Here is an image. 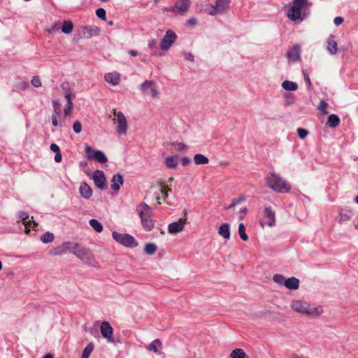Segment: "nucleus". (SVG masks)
Here are the masks:
<instances>
[{"label":"nucleus","instance_id":"412c9836","mask_svg":"<svg viewBox=\"0 0 358 358\" xmlns=\"http://www.w3.org/2000/svg\"><path fill=\"white\" fill-rule=\"evenodd\" d=\"M184 229V223L181 221L172 222L168 226V231L170 234H176L180 232Z\"/></svg>","mask_w":358,"mask_h":358},{"label":"nucleus","instance_id":"b1692460","mask_svg":"<svg viewBox=\"0 0 358 358\" xmlns=\"http://www.w3.org/2000/svg\"><path fill=\"white\" fill-rule=\"evenodd\" d=\"M218 234L224 239H229L231 234L229 224L227 223L221 224L218 229Z\"/></svg>","mask_w":358,"mask_h":358},{"label":"nucleus","instance_id":"79ce46f5","mask_svg":"<svg viewBox=\"0 0 358 358\" xmlns=\"http://www.w3.org/2000/svg\"><path fill=\"white\" fill-rule=\"evenodd\" d=\"M273 280L275 282H276L280 285H285V280H286L284 275H280V274L274 275L273 277Z\"/></svg>","mask_w":358,"mask_h":358},{"label":"nucleus","instance_id":"3c124183","mask_svg":"<svg viewBox=\"0 0 358 358\" xmlns=\"http://www.w3.org/2000/svg\"><path fill=\"white\" fill-rule=\"evenodd\" d=\"M303 76H304V80L308 86V88L311 87V82L309 78L308 74L306 73V71H303Z\"/></svg>","mask_w":358,"mask_h":358},{"label":"nucleus","instance_id":"393cba45","mask_svg":"<svg viewBox=\"0 0 358 358\" xmlns=\"http://www.w3.org/2000/svg\"><path fill=\"white\" fill-rule=\"evenodd\" d=\"M285 286L289 289H297L299 287V280L295 277L289 278L285 280Z\"/></svg>","mask_w":358,"mask_h":358},{"label":"nucleus","instance_id":"a211bd4d","mask_svg":"<svg viewBox=\"0 0 358 358\" xmlns=\"http://www.w3.org/2000/svg\"><path fill=\"white\" fill-rule=\"evenodd\" d=\"M190 6V0H177L175 4L176 13L184 14Z\"/></svg>","mask_w":358,"mask_h":358},{"label":"nucleus","instance_id":"1a4fd4ad","mask_svg":"<svg viewBox=\"0 0 358 358\" xmlns=\"http://www.w3.org/2000/svg\"><path fill=\"white\" fill-rule=\"evenodd\" d=\"M141 90L144 94L150 95L153 99L157 98L159 94L157 84L152 80H145L143 83L141 85Z\"/></svg>","mask_w":358,"mask_h":358},{"label":"nucleus","instance_id":"603ef678","mask_svg":"<svg viewBox=\"0 0 358 358\" xmlns=\"http://www.w3.org/2000/svg\"><path fill=\"white\" fill-rule=\"evenodd\" d=\"M183 57L185 59L190 62H193L194 58V55L190 52H184Z\"/></svg>","mask_w":358,"mask_h":358},{"label":"nucleus","instance_id":"69168bd1","mask_svg":"<svg viewBox=\"0 0 358 358\" xmlns=\"http://www.w3.org/2000/svg\"><path fill=\"white\" fill-rule=\"evenodd\" d=\"M52 107H53V108H57V107H61V104H60L59 101L58 100H53L52 101Z\"/></svg>","mask_w":358,"mask_h":358},{"label":"nucleus","instance_id":"e2e57ef3","mask_svg":"<svg viewBox=\"0 0 358 358\" xmlns=\"http://www.w3.org/2000/svg\"><path fill=\"white\" fill-rule=\"evenodd\" d=\"M245 199V197L244 196H241L236 199L234 200L235 203L237 205L240 203L241 201H243Z\"/></svg>","mask_w":358,"mask_h":358},{"label":"nucleus","instance_id":"c85d7f7f","mask_svg":"<svg viewBox=\"0 0 358 358\" xmlns=\"http://www.w3.org/2000/svg\"><path fill=\"white\" fill-rule=\"evenodd\" d=\"M282 87L287 91H296L298 89V85L296 83L289 80L282 82Z\"/></svg>","mask_w":358,"mask_h":358},{"label":"nucleus","instance_id":"ddd939ff","mask_svg":"<svg viewBox=\"0 0 358 358\" xmlns=\"http://www.w3.org/2000/svg\"><path fill=\"white\" fill-rule=\"evenodd\" d=\"M29 216L27 212L21 211L19 213V219L23 222V224L26 229V234H28L30 231V227L36 230L38 227V224L34 220H29Z\"/></svg>","mask_w":358,"mask_h":358},{"label":"nucleus","instance_id":"09e8293b","mask_svg":"<svg viewBox=\"0 0 358 358\" xmlns=\"http://www.w3.org/2000/svg\"><path fill=\"white\" fill-rule=\"evenodd\" d=\"M73 129L75 133L79 134L82 131V124L79 121H76L73 125Z\"/></svg>","mask_w":358,"mask_h":358},{"label":"nucleus","instance_id":"6e6d98bb","mask_svg":"<svg viewBox=\"0 0 358 358\" xmlns=\"http://www.w3.org/2000/svg\"><path fill=\"white\" fill-rule=\"evenodd\" d=\"M57 117H59V116L56 115L55 114H52V116H51L52 124L55 127H57V126L59 125V122H58V120H57Z\"/></svg>","mask_w":358,"mask_h":358},{"label":"nucleus","instance_id":"4d7b16f0","mask_svg":"<svg viewBox=\"0 0 358 358\" xmlns=\"http://www.w3.org/2000/svg\"><path fill=\"white\" fill-rule=\"evenodd\" d=\"M190 159L187 157H183L181 159V163L183 166H187L190 163Z\"/></svg>","mask_w":358,"mask_h":358},{"label":"nucleus","instance_id":"aec40b11","mask_svg":"<svg viewBox=\"0 0 358 358\" xmlns=\"http://www.w3.org/2000/svg\"><path fill=\"white\" fill-rule=\"evenodd\" d=\"M105 80L113 86L117 85L120 82V75L117 72L108 73L104 76Z\"/></svg>","mask_w":358,"mask_h":358},{"label":"nucleus","instance_id":"20e7f679","mask_svg":"<svg viewBox=\"0 0 358 358\" xmlns=\"http://www.w3.org/2000/svg\"><path fill=\"white\" fill-rule=\"evenodd\" d=\"M73 255L87 264L94 266L96 264L95 258L91 250L79 243H76V250L73 251Z\"/></svg>","mask_w":358,"mask_h":358},{"label":"nucleus","instance_id":"338daca9","mask_svg":"<svg viewBox=\"0 0 358 358\" xmlns=\"http://www.w3.org/2000/svg\"><path fill=\"white\" fill-rule=\"evenodd\" d=\"M156 43H157L155 40H152L149 42L148 45H149L150 48L153 49L155 48Z\"/></svg>","mask_w":358,"mask_h":358},{"label":"nucleus","instance_id":"f257e3e1","mask_svg":"<svg viewBox=\"0 0 358 358\" xmlns=\"http://www.w3.org/2000/svg\"><path fill=\"white\" fill-rule=\"evenodd\" d=\"M290 307L294 312L313 318L320 317L324 312L322 306L303 300H293Z\"/></svg>","mask_w":358,"mask_h":358},{"label":"nucleus","instance_id":"dca6fc26","mask_svg":"<svg viewBox=\"0 0 358 358\" xmlns=\"http://www.w3.org/2000/svg\"><path fill=\"white\" fill-rule=\"evenodd\" d=\"M92 179L94 185L101 189L106 187V178L104 173L102 171L96 170L94 172Z\"/></svg>","mask_w":358,"mask_h":358},{"label":"nucleus","instance_id":"a878e982","mask_svg":"<svg viewBox=\"0 0 358 358\" xmlns=\"http://www.w3.org/2000/svg\"><path fill=\"white\" fill-rule=\"evenodd\" d=\"M340 118L337 115L331 114L329 116L327 125L330 128H335L340 124Z\"/></svg>","mask_w":358,"mask_h":358},{"label":"nucleus","instance_id":"5701e85b","mask_svg":"<svg viewBox=\"0 0 358 358\" xmlns=\"http://www.w3.org/2000/svg\"><path fill=\"white\" fill-rule=\"evenodd\" d=\"M112 185L111 188L114 191H118L120 188V186L122 185L124 180L123 176L121 174H115L113 176L112 178Z\"/></svg>","mask_w":358,"mask_h":358},{"label":"nucleus","instance_id":"13d9d810","mask_svg":"<svg viewBox=\"0 0 358 358\" xmlns=\"http://www.w3.org/2000/svg\"><path fill=\"white\" fill-rule=\"evenodd\" d=\"M178 150L179 151H184V150H186L187 149V146L185 144L182 143H178Z\"/></svg>","mask_w":358,"mask_h":358},{"label":"nucleus","instance_id":"4c0bfd02","mask_svg":"<svg viewBox=\"0 0 358 358\" xmlns=\"http://www.w3.org/2000/svg\"><path fill=\"white\" fill-rule=\"evenodd\" d=\"M66 101L67 103L64 107V113L66 116H69L72 112L73 104L72 102V99H66Z\"/></svg>","mask_w":358,"mask_h":358},{"label":"nucleus","instance_id":"37998d69","mask_svg":"<svg viewBox=\"0 0 358 358\" xmlns=\"http://www.w3.org/2000/svg\"><path fill=\"white\" fill-rule=\"evenodd\" d=\"M66 253L64 249L63 248V245L55 248L51 251V254L53 255H62Z\"/></svg>","mask_w":358,"mask_h":358},{"label":"nucleus","instance_id":"6ab92c4d","mask_svg":"<svg viewBox=\"0 0 358 358\" xmlns=\"http://www.w3.org/2000/svg\"><path fill=\"white\" fill-rule=\"evenodd\" d=\"M79 193L82 197L89 199L92 196V189L85 182H83L79 187Z\"/></svg>","mask_w":358,"mask_h":358},{"label":"nucleus","instance_id":"4be33fe9","mask_svg":"<svg viewBox=\"0 0 358 358\" xmlns=\"http://www.w3.org/2000/svg\"><path fill=\"white\" fill-rule=\"evenodd\" d=\"M327 49L331 55H336L338 52V43L334 40V36H330L327 41Z\"/></svg>","mask_w":358,"mask_h":358},{"label":"nucleus","instance_id":"f3484780","mask_svg":"<svg viewBox=\"0 0 358 358\" xmlns=\"http://www.w3.org/2000/svg\"><path fill=\"white\" fill-rule=\"evenodd\" d=\"M99 34V29L96 26L85 27L81 31V37L85 38H90L94 36H97Z\"/></svg>","mask_w":358,"mask_h":358},{"label":"nucleus","instance_id":"c03bdc74","mask_svg":"<svg viewBox=\"0 0 358 358\" xmlns=\"http://www.w3.org/2000/svg\"><path fill=\"white\" fill-rule=\"evenodd\" d=\"M296 132L301 139H304L308 134V131L303 128H298Z\"/></svg>","mask_w":358,"mask_h":358},{"label":"nucleus","instance_id":"774afa93","mask_svg":"<svg viewBox=\"0 0 358 358\" xmlns=\"http://www.w3.org/2000/svg\"><path fill=\"white\" fill-rule=\"evenodd\" d=\"M340 216H341V219L343 220H346L349 219V216H348L346 214H344L343 211L340 212Z\"/></svg>","mask_w":358,"mask_h":358},{"label":"nucleus","instance_id":"9d476101","mask_svg":"<svg viewBox=\"0 0 358 358\" xmlns=\"http://www.w3.org/2000/svg\"><path fill=\"white\" fill-rule=\"evenodd\" d=\"M229 8V0H217L215 5L211 6V10H210L208 13L212 16L216 15H222L228 10Z\"/></svg>","mask_w":358,"mask_h":358},{"label":"nucleus","instance_id":"de8ad7c7","mask_svg":"<svg viewBox=\"0 0 358 358\" xmlns=\"http://www.w3.org/2000/svg\"><path fill=\"white\" fill-rule=\"evenodd\" d=\"M31 85L35 87H39L41 86V82L38 76H34L31 80Z\"/></svg>","mask_w":358,"mask_h":358},{"label":"nucleus","instance_id":"58836bf2","mask_svg":"<svg viewBox=\"0 0 358 358\" xmlns=\"http://www.w3.org/2000/svg\"><path fill=\"white\" fill-rule=\"evenodd\" d=\"M238 234L243 241H246L248 240V236L245 233V227L243 223H240L238 225Z\"/></svg>","mask_w":358,"mask_h":358},{"label":"nucleus","instance_id":"c9c22d12","mask_svg":"<svg viewBox=\"0 0 358 358\" xmlns=\"http://www.w3.org/2000/svg\"><path fill=\"white\" fill-rule=\"evenodd\" d=\"M76 243H72V242H65L62 243L63 248L66 251V252H70L73 254V251L76 250Z\"/></svg>","mask_w":358,"mask_h":358},{"label":"nucleus","instance_id":"2eb2a0df","mask_svg":"<svg viewBox=\"0 0 358 358\" xmlns=\"http://www.w3.org/2000/svg\"><path fill=\"white\" fill-rule=\"evenodd\" d=\"M275 222V213L272 210L271 207H266L264 208V220L262 222V225L266 224L269 227H273Z\"/></svg>","mask_w":358,"mask_h":358},{"label":"nucleus","instance_id":"0eeeda50","mask_svg":"<svg viewBox=\"0 0 358 358\" xmlns=\"http://www.w3.org/2000/svg\"><path fill=\"white\" fill-rule=\"evenodd\" d=\"M113 113L116 117V122L117 123V133L120 136L125 134L128 130V122L125 115L121 111L117 112L115 109H113Z\"/></svg>","mask_w":358,"mask_h":358},{"label":"nucleus","instance_id":"bf43d9fd","mask_svg":"<svg viewBox=\"0 0 358 358\" xmlns=\"http://www.w3.org/2000/svg\"><path fill=\"white\" fill-rule=\"evenodd\" d=\"M62 156L61 152L56 153V155L54 157L55 161L56 162H60L62 161Z\"/></svg>","mask_w":358,"mask_h":358},{"label":"nucleus","instance_id":"a19ab883","mask_svg":"<svg viewBox=\"0 0 358 358\" xmlns=\"http://www.w3.org/2000/svg\"><path fill=\"white\" fill-rule=\"evenodd\" d=\"M327 107L328 103L325 101L322 100L320 101L317 108L321 112L322 114L327 115L328 114V111L327 110Z\"/></svg>","mask_w":358,"mask_h":358},{"label":"nucleus","instance_id":"bb28decb","mask_svg":"<svg viewBox=\"0 0 358 358\" xmlns=\"http://www.w3.org/2000/svg\"><path fill=\"white\" fill-rule=\"evenodd\" d=\"M61 88L63 91L64 96L66 99H72L75 96V95L71 93V87L69 83H62L61 84Z\"/></svg>","mask_w":358,"mask_h":358},{"label":"nucleus","instance_id":"49530a36","mask_svg":"<svg viewBox=\"0 0 358 358\" xmlns=\"http://www.w3.org/2000/svg\"><path fill=\"white\" fill-rule=\"evenodd\" d=\"M96 15L99 18L103 20H106V10L103 8H98L96 10Z\"/></svg>","mask_w":358,"mask_h":358},{"label":"nucleus","instance_id":"ea45409f","mask_svg":"<svg viewBox=\"0 0 358 358\" xmlns=\"http://www.w3.org/2000/svg\"><path fill=\"white\" fill-rule=\"evenodd\" d=\"M157 250V246L155 244L150 243L145 245V252L149 255H152L155 253Z\"/></svg>","mask_w":358,"mask_h":358},{"label":"nucleus","instance_id":"423d86ee","mask_svg":"<svg viewBox=\"0 0 358 358\" xmlns=\"http://www.w3.org/2000/svg\"><path fill=\"white\" fill-rule=\"evenodd\" d=\"M113 238L118 243L127 247V248H135L138 245V242L136 241L134 236L128 234H120L117 231L112 233Z\"/></svg>","mask_w":358,"mask_h":358},{"label":"nucleus","instance_id":"f704fd0d","mask_svg":"<svg viewBox=\"0 0 358 358\" xmlns=\"http://www.w3.org/2000/svg\"><path fill=\"white\" fill-rule=\"evenodd\" d=\"M94 344L93 343H90L85 348L83 351L82 358H89L90 354L93 351Z\"/></svg>","mask_w":358,"mask_h":358},{"label":"nucleus","instance_id":"e433bc0d","mask_svg":"<svg viewBox=\"0 0 358 358\" xmlns=\"http://www.w3.org/2000/svg\"><path fill=\"white\" fill-rule=\"evenodd\" d=\"M54 235L52 233L46 232L41 237V241L44 243H51L54 240Z\"/></svg>","mask_w":358,"mask_h":358},{"label":"nucleus","instance_id":"39448f33","mask_svg":"<svg viewBox=\"0 0 358 358\" xmlns=\"http://www.w3.org/2000/svg\"><path fill=\"white\" fill-rule=\"evenodd\" d=\"M308 5V0H293L292 6L287 10V17L292 21L303 20L301 10Z\"/></svg>","mask_w":358,"mask_h":358},{"label":"nucleus","instance_id":"4468645a","mask_svg":"<svg viewBox=\"0 0 358 358\" xmlns=\"http://www.w3.org/2000/svg\"><path fill=\"white\" fill-rule=\"evenodd\" d=\"M301 46L299 44H295L287 51L286 57L288 59L296 62L301 59Z\"/></svg>","mask_w":358,"mask_h":358},{"label":"nucleus","instance_id":"0e129e2a","mask_svg":"<svg viewBox=\"0 0 358 358\" xmlns=\"http://www.w3.org/2000/svg\"><path fill=\"white\" fill-rule=\"evenodd\" d=\"M246 212H247V208H243L241 209L240 213L241 215H240V219H241V220L243 219Z\"/></svg>","mask_w":358,"mask_h":358},{"label":"nucleus","instance_id":"f03ea898","mask_svg":"<svg viewBox=\"0 0 358 358\" xmlns=\"http://www.w3.org/2000/svg\"><path fill=\"white\" fill-rule=\"evenodd\" d=\"M266 183L271 189L280 193L288 192L291 189V185L275 173H271L268 176Z\"/></svg>","mask_w":358,"mask_h":358},{"label":"nucleus","instance_id":"7ed1b4c3","mask_svg":"<svg viewBox=\"0 0 358 358\" xmlns=\"http://www.w3.org/2000/svg\"><path fill=\"white\" fill-rule=\"evenodd\" d=\"M151 208L145 203L141 202L136 208V211L141 218L143 227L146 231H151L155 226L150 217Z\"/></svg>","mask_w":358,"mask_h":358},{"label":"nucleus","instance_id":"a18cd8bd","mask_svg":"<svg viewBox=\"0 0 358 358\" xmlns=\"http://www.w3.org/2000/svg\"><path fill=\"white\" fill-rule=\"evenodd\" d=\"M62 26H60V22L58 21V22H55L52 27L48 29V32L50 34H52L53 32H55V31H58L60 28H61Z\"/></svg>","mask_w":358,"mask_h":358},{"label":"nucleus","instance_id":"9b49d317","mask_svg":"<svg viewBox=\"0 0 358 358\" xmlns=\"http://www.w3.org/2000/svg\"><path fill=\"white\" fill-rule=\"evenodd\" d=\"M100 331L102 336L106 339L109 343H115V339L113 336V328L107 321H103L101 324Z\"/></svg>","mask_w":358,"mask_h":358},{"label":"nucleus","instance_id":"864d4df0","mask_svg":"<svg viewBox=\"0 0 358 358\" xmlns=\"http://www.w3.org/2000/svg\"><path fill=\"white\" fill-rule=\"evenodd\" d=\"M50 150H51L52 152H55V153H59V152H60L59 147L57 144H55V143H52V144L50 145Z\"/></svg>","mask_w":358,"mask_h":358},{"label":"nucleus","instance_id":"72a5a7b5","mask_svg":"<svg viewBox=\"0 0 358 358\" xmlns=\"http://www.w3.org/2000/svg\"><path fill=\"white\" fill-rule=\"evenodd\" d=\"M166 165L171 169L176 168L178 166L177 157L170 156L166 159Z\"/></svg>","mask_w":358,"mask_h":358},{"label":"nucleus","instance_id":"c756f323","mask_svg":"<svg viewBox=\"0 0 358 358\" xmlns=\"http://www.w3.org/2000/svg\"><path fill=\"white\" fill-rule=\"evenodd\" d=\"M73 29V24L71 20H66L63 22L61 29L64 34H70Z\"/></svg>","mask_w":358,"mask_h":358},{"label":"nucleus","instance_id":"052dcab7","mask_svg":"<svg viewBox=\"0 0 358 358\" xmlns=\"http://www.w3.org/2000/svg\"><path fill=\"white\" fill-rule=\"evenodd\" d=\"M53 110H54L53 114H55L56 115H58L59 117L61 116V115H62L61 107L54 108Z\"/></svg>","mask_w":358,"mask_h":358},{"label":"nucleus","instance_id":"8fccbe9b","mask_svg":"<svg viewBox=\"0 0 358 358\" xmlns=\"http://www.w3.org/2000/svg\"><path fill=\"white\" fill-rule=\"evenodd\" d=\"M161 193L163 194L164 199H166L169 196V192H171V189L169 187H166L165 186L162 187L160 189Z\"/></svg>","mask_w":358,"mask_h":358},{"label":"nucleus","instance_id":"cd10ccee","mask_svg":"<svg viewBox=\"0 0 358 358\" xmlns=\"http://www.w3.org/2000/svg\"><path fill=\"white\" fill-rule=\"evenodd\" d=\"M194 162L196 165L207 164L209 159L202 154H196L194 156Z\"/></svg>","mask_w":358,"mask_h":358},{"label":"nucleus","instance_id":"473e14b6","mask_svg":"<svg viewBox=\"0 0 358 358\" xmlns=\"http://www.w3.org/2000/svg\"><path fill=\"white\" fill-rule=\"evenodd\" d=\"M158 347L162 348V342L159 339H155L147 347V349L157 353L158 352Z\"/></svg>","mask_w":358,"mask_h":358},{"label":"nucleus","instance_id":"680f3d73","mask_svg":"<svg viewBox=\"0 0 358 358\" xmlns=\"http://www.w3.org/2000/svg\"><path fill=\"white\" fill-rule=\"evenodd\" d=\"M163 10L166 11V12H172V13H176L175 6H172V7H169V8L165 7L163 8Z\"/></svg>","mask_w":358,"mask_h":358},{"label":"nucleus","instance_id":"7c9ffc66","mask_svg":"<svg viewBox=\"0 0 358 358\" xmlns=\"http://www.w3.org/2000/svg\"><path fill=\"white\" fill-rule=\"evenodd\" d=\"M89 223L95 231L101 233L103 231V226L99 220L96 219H91Z\"/></svg>","mask_w":358,"mask_h":358},{"label":"nucleus","instance_id":"6e6552de","mask_svg":"<svg viewBox=\"0 0 358 358\" xmlns=\"http://www.w3.org/2000/svg\"><path fill=\"white\" fill-rule=\"evenodd\" d=\"M85 148L88 159L95 160L99 163H105L107 162V157L103 152L101 150H94L91 146L87 145H85Z\"/></svg>","mask_w":358,"mask_h":358},{"label":"nucleus","instance_id":"5fc2aeb1","mask_svg":"<svg viewBox=\"0 0 358 358\" xmlns=\"http://www.w3.org/2000/svg\"><path fill=\"white\" fill-rule=\"evenodd\" d=\"M344 20L342 17H336L334 20V23L336 26H339L343 22Z\"/></svg>","mask_w":358,"mask_h":358},{"label":"nucleus","instance_id":"2f4dec72","mask_svg":"<svg viewBox=\"0 0 358 358\" xmlns=\"http://www.w3.org/2000/svg\"><path fill=\"white\" fill-rule=\"evenodd\" d=\"M245 352L241 348H236L230 353V358H245Z\"/></svg>","mask_w":358,"mask_h":358},{"label":"nucleus","instance_id":"f8f14e48","mask_svg":"<svg viewBox=\"0 0 358 358\" xmlns=\"http://www.w3.org/2000/svg\"><path fill=\"white\" fill-rule=\"evenodd\" d=\"M176 39V34L171 30H168L164 36L160 47L163 50H167L170 48L172 44Z\"/></svg>","mask_w":358,"mask_h":358}]
</instances>
